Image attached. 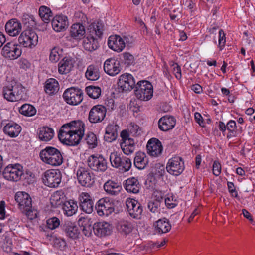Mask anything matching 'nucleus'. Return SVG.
Here are the masks:
<instances>
[{"label": "nucleus", "instance_id": "obj_37", "mask_svg": "<svg viewBox=\"0 0 255 255\" xmlns=\"http://www.w3.org/2000/svg\"><path fill=\"white\" fill-rule=\"evenodd\" d=\"M85 76L89 80L96 81L100 77L99 67L97 65L91 64L87 68Z\"/></svg>", "mask_w": 255, "mask_h": 255}, {"label": "nucleus", "instance_id": "obj_9", "mask_svg": "<svg viewBox=\"0 0 255 255\" xmlns=\"http://www.w3.org/2000/svg\"><path fill=\"white\" fill-rule=\"evenodd\" d=\"M97 214L100 216H108L115 210V204L113 199L103 198L98 200L95 205Z\"/></svg>", "mask_w": 255, "mask_h": 255}, {"label": "nucleus", "instance_id": "obj_13", "mask_svg": "<svg viewBox=\"0 0 255 255\" xmlns=\"http://www.w3.org/2000/svg\"><path fill=\"white\" fill-rule=\"evenodd\" d=\"M166 168L169 174L174 176H178L184 170V161L179 156L173 157L168 160Z\"/></svg>", "mask_w": 255, "mask_h": 255}, {"label": "nucleus", "instance_id": "obj_33", "mask_svg": "<svg viewBox=\"0 0 255 255\" xmlns=\"http://www.w3.org/2000/svg\"><path fill=\"white\" fill-rule=\"evenodd\" d=\"M148 163V158L145 153L140 151L136 153L133 162L136 168L140 170L143 169Z\"/></svg>", "mask_w": 255, "mask_h": 255}, {"label": "nucleus", "instance_id": "obj_46", "mask_svg": "<svg viewBox=\"0 0 255 255\" xmlns=\"http://www.w3.org/2000/svg\"><path fill=\"white\" fill-rule=\"evenodd\" d=\"M86 91L87 95L94 99L98 98L101 94V89L98 86H88L86 88Z\"/></svg>", "mask_w": 255, "mask_h": 255}, {"label": "nucleus", "instance_id": "obj_34", "mask_svg": "<svg viewBox=\"0 0 255 255\" xmlns=\"http://www.w3.org/2000/svg\"><path fill=\"white\" fill-rule=\"evenodd\" d=\"M119 126L117 125L110 124L106 128L105 140L111 142L115 140L118 137V129Z\"/></svg>", "mask_w": 255, "mask_h": 255}, {"label": "nucleus", "instance_id": "obj_18", "mask_svg": "<svg viewBox=\"0 0 255 255\" xmlns=\"http://www.w3.org/2000/svg\"><path fill=\"white\" fill-rule=\"evenodd\" d=\"M126 204L129 215L135 219H140L143 212L141 204L134 199H128L126 200Z\"/></svg>", "mask_w": 255, "mask_h": 255}, {"label": "nucleus", "instance_id": "obj_32", "mask_svg": "<svg viewBox=\"0 0 255 255\" xmlns=\"http://www.w3.org/2000/svg\"><path fill=\"white\" fill-rule=\"evenodd\" d=\"M37 134L41 141L47 142L52 139L54 132L52 128L44 126L38 128Z\"/></svg>", "mask_w": 255, "mask_h": 255}, {"label": "nucleus", "instance_id": "obj_17", "mask_svg": "<svg viewBox=\"0 0 255 255\" xmlns=\"http://www.w3.org/2000/svg\"><path fill=\"white\" fill-rule=\"evenodd\" d=\"M118 85L119 90L129 91L135 86V81L131 74L125 73L119 77Z\"/></svg>", "mask_w": 255, "mask_h": 255}, {"label": "nucleus", "instance_id": "obj_8", "mask_svg": "<svg viewBox=\"0 0 255 255\" xmlns=\"http://www.w3.org/2000/svg\"><path fill=\"white\" fill-rule=\"evenodd\" d=\"M83 93L79 88L70 87L67 89L63 93V98L65 101L71 105H77L83 100Z\"/></svg>", "mask_w": 255, "mask_h": 255}, {"label": "nucleus", "instance_id": "obj_28", "mask_svg": "<svg viewBox=\"0 0 255 255\" xmlns=\"http://www.w3.org/2000/svg\"><path fill=\"white\" fill-rule=\"evenodd\" d=\"M124 187L128 192L136 194L139 192L141 185L137 178L132 177L125 181Z\"/></svg>", "mask_w": 255, "mask_h": 255}, {"label": "nucleus", "instance_id": "obj_21", "mask_svg": "<svg viewBox=\"0 0 255 255\" xmlns=\"http://www.w3.org/2000/svg\"><path fill=\"white\" fill-rule=\"evenodd\" d=\"M147 153L152 157L160 156L163 150L161 142L156 138L150 139L146 145Z\"/></svg>", "mask_w": 255, "mask_h": 255}, {"label": "nucleus", "instance_id": "obj_3", "mask_svg": "<svg viewBox=\"0 0 255 255\" xmlns=\"http://www.w3.org/2000/svg\"><path fill=\"white\" fill-rule=\"evenodd\" d=\"M15 200L18 203L21 212L30 220L37 217L38 212L32 207V201L30 195L25 192H18L15 195Z\"/></svg>", "mask_w": 255, "mask_h": 255}, {"label": "nucleus", "instance_id": "obj_14", "mask_svg": "<svg viewBox=\"0 0 255 255\" xmlns=\"http://www.w3.org/2000/svg\"><path fill=\"white\" fill-rule=\"evenodd\" d=\"M20 46L19 44L13 42H8L2 48L1 54L8 59H16L21 56L22 53Z\"/></svg>", "mask_w": 255, "mask_h": 255}, {"label": "nucleus", "instance_id": "obj_15", "mask_svg": "<svg viewBox=\"0 0 255 255\" xmlns=\"http://www.w3.org/2000/svg\"><path fill=\"white\" fill-rule=\"evenodd\" d=\"M79 183L84 187H90L94 183V174L87 168L79 167L77 170Z\"/></svg>", "mask_w": 255, "mask_h": 255}, {"label": "nucleus", "instance_id": "obj_41", "mask_svg": "<svg viewBox=\"0 0 255 255\" xmlns=\"http://www.w3.org/2000/svg\"><path fill=\"white\" fill-rule=\"evenodd\" d=\"M44 89L46 93L49 95L56 93L59 89V83L54 78L49 79L45 82Z\"/></svg>", "mask_w": 255, "mask_h": 255}, {"label": "nucleus", "instance_id": "obj_63", "mask_svg": "<svg viewBox=\"0 0 255 255\" xmlns=\"http://www.w3.org/2000/svg\"><path fill=\"white\" fill-rule=\"evenodd\" d=\"M194 118L196 122L201 127H204V122L201 115L198 113L196 112L194 114Z\"/></svg>", "mask_w": 255, "mask_h": 255}, {"label": "nucleus", "instance_id": "obj_35", "mask_svg": "<svg viewBox=\"0 0 255 255\" xmlns=\"http://www.w3.org/2000/svg\"><path fill=\"white\" fill-rule=\"evenodd\" d=\"M227 130L228 133L227 135V138L229 139L233 137H236L239 133H241L242 131V128L238 127L236 123L234 120H230L226 124Z\"/></svg>", "mask_w": 255, "mask_h": 255}, {"label": "nucleus", "instance_id": "obj_45", "mask_svg": "<svg viewBox=\"0 0 255 255\" xmlns=\"http://www.w3.org/2000/svg\"><path fill=\"white\" fill-rule=\"evenodd\" d=\"M19 111L20 114L28 117L34 115L36 112L35 107L29 104H23Z\"/></svg>", "mask_w": 255, "mask_h": 255}, {"label": "nucleus", "instance_id": "obj_61", "mask_svg": "<svg viewBox=\"0 0 255 255\" xmlns=\"http://www.w3.org/2000/svg\"><path fill=\"white\" fill-rule=\"evenodd\" d=\"M139 129V126L133 123H131L128 127V130L129 131L130 133L133 134V135L138 134Z\"/></svg>", "mask_w": 255, "mask_h": 255}, {"label": "nucleus", "instance_id": "obj_4", "mask_svg": "<svg viewBox=\"0 0 255 255\" xmlns=\"http://www.w3.org/2000/svg\"><path fill=\"white\" fill-rule=\"evenodd\" d=\"M40 159L45 163L53 166H58L63 163V157L57 148L47 146L42 149L39 154Z\"/></svg>", "mask_w": 255, "mask_h": 255}, {"label": "nucleus", "instance_id": "obj_2", "mask_svg": "<svg viewBox=\"0 0 255 255\" xmlns=\"http://www.w3.org/2000/svg\"><path fill=\"white\" fill-rule=\"evenodd\" d=\"M104 25L101 21L91 23L88 27L87 37L84 38L83 45L84 49L89 51L96 50L98 46V39L103 34Z\"/></svg>", "mask_w": 255, "mask_h": 255}, {"label": "nucleus", "instance_id": "obj_5", "mask_svg": "<svg viewBox=\"0 0 255 255\" xmlns=\"http://www.w3.org/2000/svg\"><path fill=\"white\" fill-rule=\"evenodd\" d=\"M3 96L7 101L10 102L17 101L23 97L24 88L19 83H12L4 86L2 90Z\"/></svg>", "mask_w": 255, "mask_h": 255}, {"label": "nucleus", "instance_id": "obj_48", "mask_svg": "<svg viewBox=\"0 0 255 255\" xmlns=\"http://www.w3.org/2000/svg\"><path fill=\"white\" fill-rule=\"evenodd\" d=\"M22 21L25 25H27V28H32L33 27L36 25L35 18L33 15L27 14H23Z\"/></svg>", "mask_w": 255, "mask_h": 255}, {"label": "nucleus", "instance_id": "obj_49", "mask_svg": "<svg viewBox=\"0 0 255 255\" xmlns=\"http://www.w3.org/2000/svg\"><path fill=\"white\" fill-rule=\"evenodd\" d=\"M122 159V161H121V163L118 168L122 170L124 172L128 171L131 167V160L129 158L124 156H123Z\"/></svg>", "mask_w": 255, "mask_h": 255}, {"label": "nucleus", "instance_id": "obj_12", "mask_svg": "<svg viewBox=\"0 0 255 255\" xmlns=\"http://www.w3.org/2000/svg\"><path fill=\"white\" fill-rule=\"evenodd\" d=\"M89 167L97 172H105L107 169V162L102 155H90L87 159Z\"/></svg>", "mask_w": 255, "mask_h": 255}, {"label": "nucleus", "instance_id": "obj_53", "mask_svg": "<svg viewBox=\"0 0 255 255\" xmlns=\"http://www.w3.org/2000/svg\"><path fill=\"white\" fill-rule=\"evenodd\" d=\"M60 224V220L55 217L50 218L47 220V226L48 228L53 230L59 226Z\"/></svg>", "mask_w": 255, "mask_h": 255}, {"label": "nucleus", "instance_id": "obj_54", "mask_svg": "<svg viewBox=\"0 0 255 255\" xmlns=\"http://www.w3.org/2000/svg\"><path fill=\"white\" fill-rule=\"evenodd\" d=\"M125 63L127 65H131L134 62V56L129 52H124L122 54Z\"/></svg>", "mask_w": 255, "mask_h": 255}, {"label": "nucleus", "instance_id": "obj_27", "mask_svg": "<svg viewBox=\"0 0 255 255\" xmlns=\"http://www.w3.org/2000/svg\"><path fill=\"white\" fill-rule=\"evenodd\" d=\"M53 29L56 32H61L66 29L68 26L67 17L63 15H56L52 20Z\"/></svg>", "mask_w": 255, "mask_h": 255}, {"label": "nucleus", "instance_id": "obj_36", "mask_svg": "<svg viewBox=\"0 0 255 255\" xmlns=\"http://www.w3.org/2000/svg\"><path fill=\"white\" fill-rule=\"evenodd\" d=\"M104 189L108 194L117 195L121 191L122 187L118 183L109 180L105 183Z\"/></svg>", "mask_w": 255, "mask_h": 255}, {"label": "nucleus", "instance_id": "obj_47", "mask_svg": "<svg viewBox=\"0 0 255 255\" xmlns=\"http://www.w3.org/2000/svg\"><path fill=\"white\" fill-rule=\"evenodd\" d=\"M123 155H120L117 152H112L110 156V161L111 165L115 168L119 167L121 161H122V157Z\"/></svg>", "mask_w": 255, "mask_h": 255}, {"label": "nucleus", "instance_id": "obj_29", "mask_svg": "<svg viewBox=\"0 0 255 255\" xmlns=\"http://www.w3.org/2000/svg\"><path fill=\"white\" fill-rule=\"evenodd\" d=\"M21 131V126L14 122H9L3 128L4 133L11 137H17Z\"/></svg>", "mask_w": 255, "mask_h": 255}, {"label": "nucleus", "instance_id": "obj_22", "mask_svg": "<svg viewBox=\"0 0 255 255\" xmlns=\"http://www.w3.org/2000/svg\"><path fill=\"white\" fill-rule=\"evenodd\" d=\"M93 229L97 236L102 237L110 235L112 227L108 222L102 221L94 223Z\"/></svg>", "mask_w": 255, "mask_h": 255}, {"label": "nucleus", "instance_id": "obj_24", "mask_svg": "<svg viewBox=\"0 0 255 255\" xmlns=\"http://www.w3.org/2000/svg\"><path fill=\"white\" fill-rule=\"evenodd\" d=\"M62 229L66 236L70 238L76 239L79 237L80 230L75 223L66 221L62 225Z\"/></svg>", "mask_w": 255, "mask_h": 255}, {"label": "nucleus", "instance_id": "obj_57", "mask_svg": "<svg viewBox=\"0 0 255 255\" xmlns=\"http://www.w3.org/2000/svg\"><path fill=\"white\" fill-rule=\"evenodd\" d=\"M74 18L79 23L80 22L82 23L87 22V18L86 15L81 11H77L75 13Z\"/></svg>", "mask_w": 255, "mask_h": 255}, {"label": "nucleus", "instance_id": "obj_38", "mask_svg": "<svg viewBox=\"0 0 255 255\" xmlns=\"http://www.w3.org/2000/svg\"><path fill=\"white\" fill-rule=\"evenodd\" d=\"M78 208L77 202L72 200L64 202L62 207L64 214L67 216H72L75 214Z\"/></svg>", "mask_w": 255, "mask_h": 255}, {"label": "nucleus", "instance_id": "obj_30", "mask_svg": "<svg viewBox=\"0 0 255 255\" xmlns=\"http://www.w3.org/2000/svg\"><path fill=\"white\" fill-rule=\"evenodd\" d=\"M155 231L158 234L166 233L171 229L169 220L165 218L157 220L155 224Z\"/></svg>", "mask_w": 255, "mask_h": 255}, {"label": "nucleus", "instance_id": "obj_43", "mask_svg": "<svg viewBox=\"0 0 255 255\" xmlns=\"http://www.w3.org/2000/svg\"><path fill=\"white\" fill-rule=\"evenodd\" d=\"M90 220L87 218L81 217L78 220V224L79 226L82 227V230L83 233L85 236L89 237L92 234L91 225L89 224Z\"/></svg>", "mask_w": 255, "mask_h": 255}, {"label": "nucleus", "instance_id": "obj_64", "mask_svg": "<svg viewBox=\"0 0 255 255\" xmlns=\"http://www.w3.org/2000/svg\"><path fill=\"white\" fill-rule=\"evenodd\" d=\"M120 136L122 138V141H127L128 140L133 139L129 137L128 132L127 130H123L120 134Z\"/></svg>", "mask_w": 255, "mask_h": 255}, {"label": "nucleus", "instance_id": "obj_23", "mask_svg": "<svg viewBox=\"0 0 255 255\" xmlns=\"http://www.w3.org/2000/svg\"><path fill=\"white\" fill-rule=\"evenodd\" d=\"M176 123V121L174 117L166 115L158 120V126L160 130L167 131L174 128Z\"/></svg>", "mask_w": 255, "mask_h": 255}, {"label": "nucleus", "instance_id": "obj_6", "mask_svg": "<svg viewBox=\"0 0 255 255\" xmlns=\"http://www.w3.org/2000/svg\"><path fill=\"white\" fill-rule=\"evenodd\" d=\"M135 95L141 101H147L153 96V86L151 83L146 80L139 81L135 86Z\"/></svg>", "mask_w": 255, "mask_h": 255}, {"label": "nucleus", "instance_id": "obj_11", "mask_svg": "<svg viewBox=\"0 0 255 255\" xmlns=\"http://www.w3.org/2000/svg\"><path fill=\"white\" fill-rule=\"evenodd\" d=\"M43 183L52 188L57 187L61 181V173L59 170H48L42 177Z\"/></svg>", "mask_w": 255, "mask_h": 255}, {"label": "nucleus", "instance_id": "obj_40", "mask_svg": "<svg viewBox=\"0 0 255 255\" xmlns=\"http://www.w3.org/2000/svg\"><path fill=\"white\" fill-rule=\"evenodd\" d=\"M117 228L121 234L127 236L132 231L134 226L131 222L123 221L119 223Z\"/></svg>", "mask_w": 255, "mask_h": 255}, {"label": "nucleus", "instance_id": "obj_16", "mask_svg": "<svg viewBox=\"0 0 255 255\" xmlns=\"http://www.w3.org/2000/svg\"><path fill=\"white\" fill-rule=\"evenodd\" d=\"M107 113L106 107L101 105L93 106L89 112L88 120L92 124L102 122L105 119Z\"/></svg>", "mask_w": 255, "mask_h": 255}, {"label": "nucleus", "instance_id": "obj_50", "mask_svg": "<svg viewBox=\"0 0 255 255\" xmlns=\"http://www.w3.org/2000/svg\"><path fill=\"white\" fill-rule=\"evenodd\" d=\"M64 198V193L61 191H57L52 196L51 200L52 203L56 205H60L63 202Z\"/></svg>", "mask_w": 255, "mask_h": 255}, {"label": "nucleus", "instance_id": "obj_60", "mask_svg": "<svg viewBox=\"0 0 255 255\" xmlns=\"http://www.w3.org/2000/svg\"><path fill=\"white\" fill-rule=\"evenodd\" d=\"M213 173L216 176H218L221 171V166L220 163L217 161H215L213 164Z\"/></svg>", "mask_w": 255, "mask_h": 255}, {"label": "nucleus", "instance_id": "obj_55", "mask_svg": "<svg viewBox=\"0 0 255 255\" xmlns=\"http://www.w3.org/2000/svg\"><path fill=\"white\" fill-rule=\"evenodd\" d=\"M226 42L225 34L222 29L219 31L218 47L222 50L225 46Z\"/></svg>", "mask_w": 255, "mask_h": 255}, {"label": "nucleus", "instance_id": "obj_62", "mask_svg": "<svg viewBox=\"0 0 255 255\" xmlns=\"http://www.w3.org/2000/svg\"><path fill=\"white\" fill-rule=\"evenodd\" d=\"M227 185L230 193L232 196L237 197L238 196V193L236 191L234 183L232 182H228Z\"/></svg>", "mask_w": 255, "mask_h": 255}, {"label": "nucleus", "instance_id": "obj_59", "mask_svg": "<svg viewBox=\"0 0 255 255\" xmlns=\"http://www.w3.org/2000/svg\"><path fill=\"white\" fill-rule=\"evenodd\" d=\"M172 66L173 67V72L176 78L178 79H181L182 74L180 66L176 63H173Z\"/></svg>", "mask_w": 255, "mask_h": 255}, {"label": "nucleus", "instance_id": "obj_1", "mask_svg": "<svg viewBox=\"0 0 255 255\" xmlns=\"http://www.w3.org/2000/svg\"><path fill=\"white\" fill-rule=\"evenodd\" d=\"M84 131L85 125L81 121H72L61 127L58 136L63 144L76 146L80 143L84 136Z\"/></svg>", "mask_w": 255, "mask_h": 255}, {"label": "nucleus", "instance_id": "obj_7", "mask_svg": "<svg viewBox=\"0 0 255 255\" xmlns=\"http://www.w3.org/2000/svg\"><path fill=\"white\" fill-rule=\"evenodd\" d=\"M18 41L20 46L32 48L37 44L38 37L33 28H26L20 34Z\"/></svg>", "mask_w": 255, "mask_h": 255}, {"label": "nucleus", "instance_id": "obj_25", "mask_svg": "<svg viewBox=\"0 0 255 255\" xmlns=\"http://www.w3.org/2000/svg\"><path fill=\"white\" fill-rule=\"evenodd\" d=\"M108 45L111 49L120 52L125 47V43L120 36L111 35L108 38Z\"/></svg>", "mask_w": 255, "mask_h": 255}, {"label": "nucleus", "instance_id": "obj_31", "mask_svg": "<svg viewBox=\"0 0 255 255\" xmlns=\"http://www.w3.org/2000/svg\"><path fill=\"white\" fill-rule=\"evenodd\" d=\"M73 67L72 59L70 57H65L58 64V72L61 74H66L70 72Z\"/></svg>", "mask_w": 255, "mask_h": 255}, {"label": "nucleus", "instance_id": "obj_44", "mask_svg": "<svg viewBox=\"0 0 255 255\" xmlns=\"http://www.w3.org/2000/svg\"><path fill=\"white\" fill-rule=\"evenodd\" d=\"M39 15L45 23H48L52 17V12L50 9L45 6L40 7Z\"/></svg>", "mask_w": 255, "mask_h": 255}, {"label": "nucleus", "instance_id": "obj_20", "mask_svg": "<svg viewBox=\"0 0 255 255\" xmlns=\"http://www.w3.org/2000/svg\"><path fill=\"white\" fill-rule=\"evenodd\" d=\"M120 61L115 58L107 59L104 64V70L110 76H115L121 71Z\"/></svg>", "mask_w": 255, "mask_h": 255}, {"label": "nucleus", "instance_id": "obj_52", "mask_svg": "<svg viewBox=\"0 0 255 255\" xmlns=\"http://www.w3.org/2000/svg\"><path fill=\"white\" fill-rule=\"evenodd\" d=\"M86 143L92 148L95 147L97 145V139L96 135L92 132H89L86 135Z\"/></svg>", "mask_w": 255, "mask_h": 255}, {"label": "nucleus", "instance_id": "obj_10", "mask_svg": "<svg viewBox=\"0 0 255 255\" xmlns=\"http://www.w3.org/2000/svg\"><path fill=\"white\" fill-rule=\"evenodd\" d=\"M22 175L23 167L19 164H9L3 171L4 178L9 181H18Z\"/></svg>", "mask_w": 255, "mask_h": 255}, {"label": "nucleus", "instance_id": "obj_51", "mask_svg": "<svg viewBox=\"0 0 255 255\" xmlns=\"http://www.w3.org/2000/svg\"><path fill=\"white\" fill-rule=\"evenodd\" d=\"M160 204L158 202L150 200L148 203V208L153 213L159 214Z\"/></svg>", "mask_w": 255, "mask_h": 255}, {"label": "nucleus", "instance_id": "obj_39", "mask_svg": "<svg viewBox=\"0 0 255 255\" xmlns=\"http://www.w3.org/2000/svg\"><path fill=\"white\" fill-rule=\"evenodd\" d=\"M70 34L74 39H80L85 34V29L82 24H73L70 28Z\"/></svg>", "mask_w": 255, "mask_h": 255}, {"label": "nucleus", "instance_id": "obj_58", "mask_svg": "<svg viewBox=\"0 0 255 255\" xmlns=\"http://www.w3.org/2000/svg\"><path fill=\"white\" fill-rule=\"evenodd\" d=\"M60 58V54L58 52L57 49L54 48L51 50L49 59L52 62H57Z\"/></svg>", "mask_w": 255, "mask_h": 255}, {"label": "nucleus", "instance_id": "obj_26", "mask_svg": "<svg viewBox=\"0 0 255 255\" xmlns=\"http://www.w3.org/2000/svg\"><path fill=\"white\" fill-rule=\"evenodd\" d=\"M5 29L9 36H15L21 32L22 25L16 19H12L7 22L5 26Z\"/></svg>", "mask_w": 255, "mask_h": 255}, {"label": "nucleus", "instance_id": "obj_56", "mask_svg": "<svg viewBox=\"0 0 255 255\" xmlns=\"http://www.w3.org/2000/svg\"><path fill=\"white\" fill-rule=\"evenodd\" d=\"M164 200V193L159 190H155L153 193V198L151 200L158 202L161 204Z\"/></svg>", "mask_w": 255, "mask_h": 255}, {"label": "nucleus", "instance_id": "obj_42", "mask_svg": "<svg viewBox=\"0 0 255 255\" xmlns=\"http://www.w3.org/2000/svg\"><path fill=\"white\" fill-rule=\"evenodd\" d=\"M120 146L124 153L128 155L132 153L135 149L134 139L128 140L127 141H121Z\"/></svg>", "mask_w": 255, "mask_h": 255}, {"label": "nucleus", "instance_id": "obj_19", "mask_svg": "<svg viewBox=\"0 0 255 255\" xmlns=\"http://www.w3.org/2000/svg\"><path fill=\"white\" fill-rule=\"evenodd\" d=\"M80 209L87 214L91 213L94 210V202L92 197L86 192H82L79 196Z\"/></svg>", "mask_w": 255, "mask_h": 255}]
</instances>
